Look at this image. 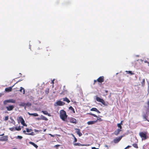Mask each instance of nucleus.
I'll use <instances>...</instances> for the list:
<instances>
[{
    "label": "nucleus",
    "instance_id": "nucleus-36",
    "mask_svg": "<svg viewBox=\"0 0 149 149\" xmlns=\"http://www.w3.org/2000/svg\"><path fill=\"white\" fill-rule=\"evenodd\" d=\"M49 88H47V89H46V90L45 91V93L46 94H48L49 93Z\"/></svg>",
    "mask_w": 149,
    "mask_h": 149
},
{
    "label": "nucleus",
    "instance_id": "nucleus-45",
    "mask_svg": "<svg viewBox=\"0 0 149 149\" xmlns=\"http://www.w3.org/2000/svg\"><path fill=\"white\" fill-rule=\"evenodd\" d=\"M131 147V146H127V147H126L125 148V149H127V148H130Z\"/></svg>",
    "mask_w": 149,
    "mask_h": 149
},
{
    "label": "nucleus",
    "instance_id": "nucleus-46",
    "mask_svg": "<svg viewBox=\"0 0 149 149\" xmlns=\"http://www.w3.org/2000/svg\"><path fill=\"white\" fill-rule=\"evenodd\" d=\"M123 120L121 121L120 122V123H119L118 124H120V125H121L123 124Z\"/></svg>",
    "mask_w": 149,
    "mask_h": 149
},
{
    "label": "nucleus",
    "instance_id": "nucleus-48",
    "mask_svg": "<svg viewBox=\"0 0 149 149\" xmlns=\"http://www.w3.org/2000/svg\"><path fill=\"white\" fill-rule=\"evenodd\" d=\"M34 131H35V132H38V130H36V129H35V130H34Z\"/></svg>",
    "mask_w": 149,
    "mask_h": 149
},
{
    "label": "nucleus",
    "instance_id": "nucleus-50",
    "mask_svg": "<svg viewBox=\"0 0 149 149\" xmlns=\"http://www.w3.org/2000/svg\"><path fill=\"white\" fill-rule=\"evenodd\" d=\"M4 135V134H2L0 135V136H3Z\"/></svg>",
    "mask_w": 149,
    "mask_h": 149
},
{
    "label": "nucleus",
    "instance_id": "nucleus-41",
    "mask_svg": "<svg viewBox=\"0 0 149 149\" xmlns=\"http://www.w3.org/2000/svg\"><path fill=\"white\" fill-rule=\"evenodd\" d=\"M117 126L119 128H120V129H122V126L121 125H120V124H118Z\"/></svg>",
    "mask_w": 149,
    "mask_h": 149
},
{
    "label": "nucleus",
    "instance_id": "nucleus-11",
    "mask_svg": "<svg viewBox=\"0 0 149 149\" xmlns=\"http://www.w3.org/2000/svg\"><path fill=\"white\" fill-rule=\"evenodd\" d=\"M13 86L12 87H10L8 88H6L5 89V91H6L7 92H11L12 90V88L13 87Z\"/></svg>",
    "mask_w": 149,
    "mask_h": 149
},
{
    "label": "nucleus",
    "instance_id": "nucleus-8",
    "mask_svg": "<svg viewBox=\"0 0 149 149\" xmlns=\"http://www.w3.org/2000/svg\"><path fill=\"white\" fill-rule=\"evenodd\" d=\"M14 108V106L13 105H10L6 107V108L7 111H12Z\"/></svg>",
    "mask_w": 149,
    "mask_h": 149
},
{
    "label": "nucleus",
    "instance_id": "nucleus-38",
    "mask_svg": "<svg viewBox=\"0 0 149 149\" xmlns=\"http://www.w3.org/2000/svg\"><path fill=\"white\" fill-rule=\"evenodd\" d=\"M8 116H6L5 117L4 120L5 121H6L8 120Z\"/></svg>",
    "mask_w": 149,
    "mask_h": 149
},
{
    "label": "nucleus",
    "instance_id": "nucleus-34",
    "mask_svg": "<svg viewBox=\"0 0 149 149\" xmlns=\"http://www.w3.org/2000/svg\"><path fill=\"white\" fill-rule=\"evenodd\" d=\"M26 134L31 135H34L35 134L33 132H31L30 133H26Z\"/></svg>",
    "mask_w": 149,
    "mask_h": 149
},
{
    "label": "nucleus",
    "instance_id": "nucleus-4",
    "mask_svg": "<svg viewBox=\"0 0 149 149\" xmlns=\"http://www.w3.org/2000/svg\"><path fill=\"white\" fill-rule=\"evenodd\" d=\"M147 132H141L139 133V135L142 139L146 140L147 139Z\"/></svg>",
    "mask_w": 149,
    "mask_h": 149
},
{
    "label": "nucleus",
    "instance_id": "nucleus-24",
    "mask_svg": "<svg viewBox=\"0 0 149 149\" xmlns=\"http://www.w3.org/2000/svg\"><path fill=\"white\" fill-rule=\"evenodd\" d=\"M21 124L23 125V126H25V127H27V125L25 123V121L24 120L22 121L21 122Z\"/></svg>",
    "mask_w": 149,
    "mask_h": 149
},
{
    "label": "nucleus",
    "instance_id": "nucleus-27",
    "mask_svg": "<svg viewBox=\"0 0 149 149\" xmlns=\"http://www.w3.org/2000/svg\"><path fill=\"white\" fill-rule=\"evenodd\" d=\"M132 146L136 148H138V147L137 144L134 143L132 144Z\"/></svg>",
    "mask_w": 149,
    "mask_h": 149
},
{
    "label": "nucleus",
    "instance_id": "nucleus-49",
    "mask_svg": "<svg viewBox=\"0 0 149 149\" xmlns=\"http://www.w3.org/2000/svg\"><path fill=\"white\" fill-rule=\"evenodd\" d=\"M23 132L24 133H25V134H26V131H25V130H24L23 131Z\"/></svg>",
    "mask_w": 149,
    "mask_h": 149
},
{
    "label": "nucleus",
    "instance_id": "nucleus-33",
    "mask_svg": "<svg viewBox=\"0 0 149 149\" xmlns=\"http://www.w3.org/2000/svg\"><path fill=\"white\" fill-rule=\"evenodd\" d=\"M145 79H144L142 82H141V84H142V85L143 86L145 84Z\"/></svg>",
    "mask_w": 149,
    "mask_h": 149
},
{
    "label": "nucleus",
    "instance_id": "nucleus-22",
    "mask_svg": "<svg viewBox=\"0 0 149 149\" xmlns=\"http://www.w3.org/2000/svg\"><path fill=\"white\" fill-rule=\"evenodd\" d=\"M23 90V94H25V90L24 89V88H23V87H20V89L19 90V91L21 92H22V91Z\"/></svg>",
    "mask_w": 149,
    "mask_h": 149
},
{
    "label": "nucleus",
    "instance_id": "nucleus-9",
    "mask_svg": "<svg viewBox=\"0 0 149 149\" xmlns=\"http://www.w3.org/2000/svg\"><path fill=\"white\" fill-rule=\"evenodd\" d=\"M122 137V136H120L118 138H116L114 139L113 141L115 143H118L121 139Z\"/></svg>",
    "mask_w": 149,
    "mask_h": 149
},
{
    "label": "nucleus",
    "instance_id": "nucleus-20",
    "mask_svg": "<svg viewBox=\"0 0 149 149\" xmlns=\"http://www.w3.org/2000/svg\"><path fill=\"white\" fill-rule=\"evenodd\" d=\"M24 120V119L21 116H20L19 117L18 120V122H20L21 123Z\"/></svg>",
    "mask_w": 149,
    "mask_h": 149
},
{
    "label": "nucleus",
    "instance_id": "nucleus-1",
    "mask_svg": "<svg viewBox=\"0 0 149 149\" xmlns=\"http://www.w3.org/2000/svg\"><path fill=\"white\" fill-rule=\"evenodd\" d=\"M60 116L61 119L63 121H65L67 119L68 116L67 115L66 112L64 110H61L60 112Z\"/></svg>",
    "mask_w": 149,
    "mask_h": 149
},
{
    "label": "nucleus",
    "instance_id": "nucleus-13",
    "mask_svg": "<svg viewBox=\"0 0 149 149\" xmlns=\"http://www.w3.org/2000/svg\"><path fill=\"white\" fill-rule=\"evenodd\" d=\"M75 130H76V132L79 136H80L82 135V134L81 132H80V130L78 129H75Z\"/></svg>",
    "mask_w": 149,
    "mask_h": 149
},
{
    "label": "nucleus",
    "instance_id": "nucleus-25",
    "mask_svg": "<svg viewBox=\"0 0 149 149\" xmlns=\"http://www.w3.org/2000/svg\"><path fill=\"white\" fill-rule=\"evenodd\" d=\"M41 119L45 120H48V119L47 118L43 116H41Z\"/></svg>",
    "mask_w": 149,
    "mask_h": 149
},
{
    "label": "nucleus",
    "instance_id": "nucleus-17",
    "mask_svg": "<svg viewBox=\"0 0 149 149\" xmlns=\"http://www.w3.org/2000/svg\"><path fill=\"white\" fill-rule=\"evenodd\" d=\"M29 143L30 144H31L33 146L36 148L37 149L38 148V146L37 145L35 144L33 142L30 141L29 142Z\"/></svg>",
    "mask_w": 149,
    "mask_h": 149
},
{
    "label": "nucleus",
    "instance_id": "nucleus-23",
    "mask_svg": "<svg viewBox=\"0 0 149 149\" xmlns=\"http://www.w3.org/2000/svg\"><path fill=\"white\" fill-rule=\"evenodd\" d=\"M126 72L127 73H128V74H130L131 75H134V73L132 72L131 71H126Z\"/></svg>",
    "mask_w": 149,
    "mask_h": 149
},
{
    "label": "nucleus",
    "instance_id": "nucleus-42",
    "mask_svg": "<svg viewBox=\"0 0 149 149\" xmlns=\"http://www.w3.org/2000/svg\"><path fill=\"white\" fill-rule=\"evenodd\" d=\"M60 146V145H56L54 146V148H56V149L58 148L57 147H59Z\"/></svg>",
    "mask_w": 149,
    "mask_h": 149
},
{
    "label": "nucleus",
    "instance_id": "nucleus-10",
    "mask_svg": "<svg viewBox=\"0 0 149 149\" xmlns=\"http://www.w3.org/2000/svg\"><path fill=\"white\" fill-rule=\"evenodd\" d=\"M70 122L71 123H72L76 124L77 123V121L76 120L73 118H71L70 119Z\"/></svg>",
    "mask_w": 149,
    "mask_h": 149
},
{
    "label": "nucleus",
    "instance_id": "nucleus-37",
    "mask_svg": "<svg viewBox=\"0 0 149 149\" xmlns=\"http://www.w3.org/2000/svg\"><path fill=\"white\" fill-rule=\"evenodd\" d=\"M15 129H16V130H17V131H19L21 130V129L20 126L18 128H17V127H15Z\"/></svg>",
    "mask_w": 149,
    "mask_h": 149
},
{
    "label": "nucleus",
    "instance_id": "nucleus-53",
    "mask_svg": "<svg viewBox=\"0 0 149 149\" xmlns=\"http://www.w3.org/2000/svg\"><path fill=\"white\" fill-rule=\"evenodd\" d=\"M105 92L107 93L108 92V91L107 90H105Z\"/></svg>",
    "mask_w": 149,
    "mask_h": 149
},
{
    "label": "nucleus",
    "instance_id": "nucleus-51",
    "mask_svg": "<svg viewBox=\"0 0 149 149\" xmlns=\"http://www.w3.org/2000/svg\"><path fill=\"white\" fill-rule=\"evenodd\" d=\"M52 84H54V80H53L52 81Z\"/></svg>",
    "mask_w": 149,
    "mask_h": 149
},
{
    "label": "nucleus",
    "instance_id": "nucleus-28",
    "mask_svg": "<svg viewBox=\"0 0 149 149\" xmlns=\"http://www.w3.org/2000/svg\"><path fill=\"white\" fill-rule=\"evenodd\" d=\"M69 109L70 110H71L73 113H75V111L74 110V108H73V107L72 106H70L69 107Z\"/></svg>",
    "mask_w": 149,
    "mask_h": 149
},
{
    "label": "nucleus",
    "instance_id": "nucleus-30",
    "mask_svg": "<svg viewBox=\"0 0 149 149\" xmlns=\"http://www.w3.org/2000/svg\"><path fill=\"white\" fill-rule=\"evenodd\" d=\"M88 114H89V115H92L94 117H97V116L95 114H93L92 113H88Z\"/></svg>",
    "mask_w": 149,
    "mask_h": 149
},
{
    "label": "nucleus",
    "instance_id": "nucleus-19",
    "mask_svg": "<svg viewBox=\"0 0 149 149\" xmlns=\"http://www.w3.org/2000/svg\"><path fill=\"white\" fill-rule=\"evenodd\" d=\"M63 101L67 102L68 103H69L70 102V100L66 97L63 98Z\"/></svg>",
    "mask_w": 149,
    "mask_h": 149
},
{
    "label": "nucleus",
    "instance_id": "nucleus-44",
    "mask_svg": "<svg viewBox=\"0 0 149 149\" xmlns=\"http://www.w3.org/2000/svg\"><path fill=\"white\" fill-rule=\"evenodd\" d=\"M97 80H94V83H93V84H94V85L95 84V83H96V82H97Z\"/></svg>",
    "mask_w": 149,
    "mask_h": 149
},
{
    "label": "nucleus",
    "instance_id": "nucleus-31",
    "mask_svg": "<svg viewBox=\"0 0 149 149\" xmlns=\"http://www.w3.org/2000/svg\"><path fill=\"white\" fill-rule=\"evenodd\" d=\"M31 104L30 102H28L26 103V106L30 107L31 106Z\"/></svg>",
    "mask_w": 149,
    "mask_h": 149
},
{
    "label": "nucleus",
    "instance_id": "nucleus-58",
    "mask_svg": "<svg viewBox=\"0 0 149 149\" xmlns=\"http://www.w3.org/2000/svg\"><path fill=\"white\" fill-rule=\"evenodd\" d=\"M105 146L107 147H108V146L107 145H106Z\"/></svg>",
    "mask_w": 149,
    "mask_h": 149
},
{
    "label": "nucleus",
    "instance_id": "nucleus-29",
    "mask_svg": "<svg viewBox=\"0 0 149 149\" xmlns=\"http://www.w3.org/2000/svg\"><path fill=\"white\" fill-rule=\"evenodd\" d=\"M26 131L27 132H29L32 131V130L31 129H29L27 128H26Z\"/></svg>",
    "mask_w": 149,
    "mask_h": 149
},
{
    "label": "nucleus",
    "instance_id": "nucleus-39",
    "mask_svg": "<svg viewBox=\"0 0 149 149\" xmlns=\"http://www.w3.org/2000/svg\"><path fill=\"white\" fill-rule=\"evenodd\" d=\"M146 117H146V116L145 115H144L143 116V118L145 119V121L147 120L148 121V120H148L147 119Z\"/></svg>",
    "mask_w": 149,
    "mask_h": 149
},
{
    "label": "nucleus",
    "instance_id": "nucleus-60",
    "mask_svg": "<svg viewBox=\"0 0 149 149\" xmlns=\"http://www.w3.org/2000/svg\"><path fill=\"white\" fill-rule=\"evenodd\" d=\"M49 53H48V56H49Z\"/></svg>",
    "mask_w": 149,
    "mask_h": 149
},
{
    "label": "nucleus",
    "instance_id": "nucleus-21",
    "mask_svg": "<svg viewBox=\"0 0 149 149\" xmlns=\"http://www.w3.org/2000/svg\"><path fill=\"white\" fill-rule=\"evenodd\" d=\"M42 112L45 115H48L49 116H50V114H49L47 111H42Z\"/></svg>",
    "mask_w": 149,
    "mask_h": 149
},
{
    "label": "nucleus",
    "instance_id": "nucleus-3",
    "mask_svg": "<svg viewBox=\"0 0 149 149\" xmlns=\"http://www.w3.org/2000/svg\"><path fill=\"white\" fill-rule=\"evenodd\" d=\"M16 102V100L13 99H10L6 100L3 101V104L5 105L7 104L8 103H15Z\"/></svg>",
    "mask_w": 149,
    "mask_h": 149
},
{
    "label": "nucleus",
    "instance_id": "nucleus-43",
    "mask_svg": "<svg viewBox=\"0 0 149 149\" xmlns=\"http://www.w3.org/2000/svg\"><path fill=\"white\" fill-rule=\"evenodd\" d=\"M73 136V137H74V142H76L77 141V139H76V138L73 135H72Z\"/></svg>",
    "mask_w": 149,
    "mask_h": 149
},
{
    "label": "nucleus",
    "instance_id": "nucleus-52",
    "mask_svg": "<svg viewBox=\"0 0 149 149\" xmlns=\"http://www.w3.org/2000/svg\"><path fill=\"white\" fill-rule=\"evenodd\" d=\"M144 62L145 63H149L147 61H144Z\"/></svg>",
    "mask_w": 149,
    "mask_h": 149
},
{
    "label": "nucleus",
    "instance_id": "nucleus-6",
    "mask_svg": "<svg viewBox=\"0 0 149 149\" xmlns=\"http://www.w3.org/2000/svg\"><path fill=\"white\" fill-rule=\"evenodd\" d=\"M104 81V77L103 76H100L97 79V81L100 83H102Z\"/></svg>",
    "mask_w": 149,
    "mask_h": 149
},
{
    "label": "nucleus",
    "instance_id": "nucleus-2",
    "mask_svg": "<svg viewBox=\"0 0 149 149\" xmlns=\"http://www.w3.org/2000/svg\"><path fill=\"white\" fill-rule=\"evenodd\" d=\"M96 99L97 101L102 103L104 106H107L108 104V102H106L103 99L101 98L98 97L96 96Z\"/></svg>",
    "mask_w": 149,
    "mask_h": 149
},
{
    "label": "nucleus",
    "instance_id": "nucleus-55",
    "mask_svg": "<svg viewBox=\"0 0 149 149\" xmlns=\"http://www.w3.org/2000/svg\"><path fill=\"white\" fill-rule=\"evenodd\" d=\"M147 104L148 106H149V101L148 102Z\"/></svg>",
    "mask_w": 149,
    "mask_h": 149
},
{
    "label": "nucleus",
    "instance_id": "nucleus-18",
    "mask_svg": "<svg viewBox=\"0 0 149 149\" xmlns=\"http://www.w3.org/2000/svg\"><path fill=\"white\" fill-rule=\"evenodd\" d=\"M28 114L30 116H38V114L36 113H30L29 112H28Z\"/></svg>",
    "mask_w": 149,
    "mask_h": 149
},
{
    "label": "nucleus",
    "instance_id": "nucleus-35",
    "mask_svg": "<svg viewBox=\"0 0 149 149\" xmlns=\"http://www.w3.org/2000/svg\"><path fill=\"white\" fill-rule=\"evenodd\" d=\"M22 136H18L17 137H16V138L17 139H21L22 138Z\"/></svg>",
    "mask_w": 149,
    "mask_h": 149
},
{
    "label": "nucleus",
    "instance_id": "nucleus-54",
    "mask_svg": "<svg viewBox=\"0 0 149 149\" xmlns=\"http://www.w3.org/2000/svg\"><path fill=\"white\" fill-rule=\"evenodd\" d=\"M2 95V94L0 93V97H1Z\"/></svg>",
    "mask_w": 149,
    "mask_h": 149
},
{
    "label": "nucleus",
    "instance_id": "nucleus-56",
    "mask_svg": "<svg viewBox=\"0 0 149 149\" xmlns=\"http://www.w3.org/2000/svg\"><path fill=\"white\" fill-rule=\"evenodd\" d=\"M46 129H45L43 131L44 132H45L46 131Z\"/></svg>",
    "mask_w": 149,
    "mask_h": 149
},
{
    "label": "nucleus",
    "instance_id": "nucleus-7",
    "mask_svg": "<svg viewBox=\"0 0 149 149\" xmlns=\"http://www.w3.org/2000/svg\"><path fill=\"white\" fill-rule=\"evenodd\" d=\"M56 104V105H55V106H63L65 104V103L64 102H62L61 101H57Z\"/></svg>",
    "mask_w": 149,
    "mask_h": 149
},
{
    "label": "nucleus",
    "instance_id": "nucleus-12",
    "mask_svg": "<svg viewBox=\"0 0 149 149\" xmlns=\"http://www.w3.org/2000/svg\"><path fill=\"white\" fill-rule=\"evenodd\" d=\"M90 110L91 111L96 112L99 113H101L100 111H99L97 108H93L91 109Z\"/></svg>",
    "mask_w": 149,
    "mask_h": 149
},
{
    "label": "nucleus",
    "instance_id": "nucleus-14",
    "mask_svg": "<svg viewBox=\"0 0 149 149\" xmlns=\"http://www.w3.org/2000/svg\"><path fill=\"white\" fill-rule=\"evenodd\" d=\"M74 145L75 146H88L89 145H85V144H81V143H75L74 144Z\"/></svg>",
    "mask_w": 149,
    "mask_h": 149
},
{
    "label": "nucleus",
    "instance_id": "nucleus-61",
    "mask_svg": "<svg viewBox=\"0 0 149 149\" xmlns=\"http://www.w3.org/2000/svg\"><path fill=\"white\" fill-rule=\"evenodd\" d=\"M148 121L149 122V120H148Z\"/></svg>",
    "mask_w": 149,
    "mask_h": 149
},
{
    "label": "nucleus",
    "instance_id": "nucleus-5",
    "mask_svg": "<svg viewBox=\"0 0 149 149\" xmlns=\"http://www.w3.org/2000/svg\"><path fill=\"white\" fill-rule=\"evenodd\" d=\"M8 140V137L7 136H4L0 138V141H7Z\"/></svg>",
    "mask_w": 149,
    "mask_h": 149
},
{
    "label": "nucleus",
    "instance_id": "nucleus-57",
    "mask_svg": "<svg viewBox=\"0 0 149 149\" xmlns=\"http://www.w3.org/2000/svg\"><path fill=\"white\" fill-rule=\"evenodd\" d=\"M49 135H50L51 136H53L51 134H49Z\"/></svg>",
    "mask_w": 149,
    "mask_h": 149
},
{
    "label": "nucleus",
    "instance_id": "nucleus-47",
    "mask_svg": "<svg viewBox=\"0 0 149 149\" xmlns=\"http://www.w3.org/2000/svg\"><path fill=\"white\" fill-rule=\"evenodd\" d=\"M98 148H96L95 147H93L92 148V149H98Z\"/></svg>",
    "mask_w": 149,
    "mask_h": 149
},
{
    "label": "nucleus",
    "instance_id": "nucleus-40",
    "mask_svg": "<svg viewBox=\"0 0 149 149\" xmlns=\"http://www.w3.org/2000/svg\"><path fill=\"white\" fill-rule=\"evenodd\" d=\"M97 119L96 120H97H97H99L100 121H102V120L101 119V118L100 117H97Z\"/></svg>",
    "mask_w": 149,
    "mask_h": 149
},
{
    "label": "nucleus",
    "instance_id": "nucleus-26",
    "mask_svg": "<svg viewBox=\"0 0 149 149\" xmlns=\"http://www.w3.org/2000/svg\"><path fill=\"white\" fill-rule=\"evenodd\" d=\"M20 106H22L25 107L26 108V103L24 102H22L19 105Z\"/></svg>",
    "mask_w": 149,
    "mask_h": 149
},
{
    "label": "nucleus",
    "instance_id": "nucleus-59",
    "mask_svg": "<svg viewBox=\"0 0 149 149\" xmlns=\"http://www.w3.org/2000/svg\"><path fill=\"white\" fill-rule=\"evenodd\" d=\"M46 51H48V49H46Z\"/></svg>",
    "mask_w": 149,
    "mask_h": 149
},
{
    "label": "nucleus",
    "instance_id": "nucleus-32",
    "mask_svg": "<svg viewBox=\"0 0 149 149\" xmlns=\"http://www.w3.org/2000/svg\"><path fill=\"white\" fill-rule=\"evenodd\" d=\"M10 130L11 131H13L16 130L15 129V127H11L9 128Z\"/></svg>",
    "mask_w": 149,
    "mask_h": 149
},
{
    "label": "nucleus",
    "instance_id": "nucleus-16",
    "mask_svg": "<svg viewBox=\"0 0 149 149\" xmlns=\"http://www.w3.org/2000/svg\"><path fill=\"white\" fill-rule=\"evenodd\" d=\"M121 131L120 129H118L114 132V134L115 135H118L120 133V132Z\"/></svg>",
    "mask_w": 149,
    "mask_h": 149
},
{
    "label": "nucleus",
    "instance_id": "nucleus-15",
    "mask_svg": "<svg viewBox=\"0 0 149 149\" xmlns=\"http://www.w3.org/2000/svg\"><path fill=\"white\" fill-rule=\"evenodd\" d=\"M97 122V120L90 121L87 122V124L88 125H92L96 123Z\"/></svg>",
    "mask_w": 149,
    "mask_h": 149
}]
</instances>
